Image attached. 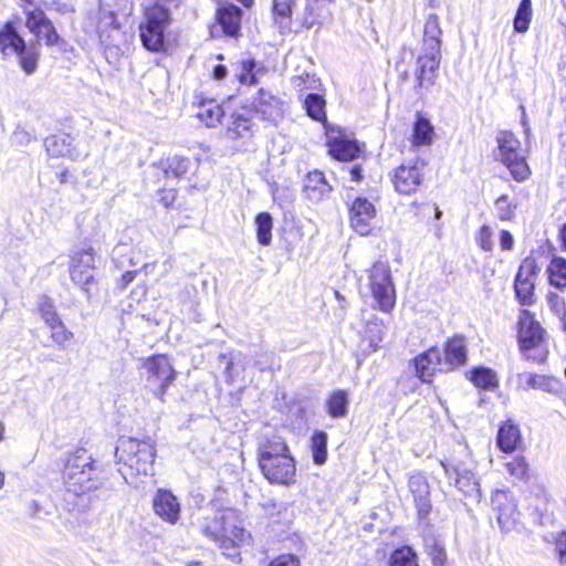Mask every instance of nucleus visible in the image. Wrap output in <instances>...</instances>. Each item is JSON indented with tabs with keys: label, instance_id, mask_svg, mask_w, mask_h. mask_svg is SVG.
I'll use <instances>...</instances> for the list:
<instances>
[{
	"label": "nucleus",
	"instance_id": "nucleus-1",
	"mask_svg": "<svg viewBox=\"0 0 566 566\" xmlns=\"http://www.w3.org/2000/svg\"><path fill=\"white\" fill-rule=\"evenodd\" d=\"M258 461L262 474L270 483L281 485L295 483V460L281 436L264 437L259 442Z\"/></svg>",
	"mask_w": 566,
	"mask_h": 566
},
{
	"label": "nucleus",
	"instance_id": "nucleus-2",
	"mask_svg": "<svg viewBox=\"0 0 566 566\" xmlns=\"http://www.w3.org/2000/svg\"><path fill=\"white\" fill-rule=\"evenodd\" d=\"M441 35L439 17L436 13L428 14L423 24L421 53L415 70L417 90H428L436 83L441 62Z\"/></svg>",
	"mask_w": 566,
	"mask_h": 566
},
{
	"label": "nucleus",
	"instance_id": "nucleus-3",
	"mask_svg": "<svg viewBox=\"0 0 566 566\" xmlns=\"http://www.w3.org/2000/svg\"><path fill=\"white\" fill-rule=\"evenodd\" d=\"M63 482L67 492L80 496L103 484L102 470L87 450L80 448L66 458Z\"/></svg>",
	"mask_w": 566,
	"mask_h": 566
},
{
	"label": "nucleus",
	"instance_id": "nucleus-4",
	"mask_svg": "<svg viewBox=\"0 0 566 566\" xmlns=\"http://www.w3.org/2000/svg\"><path fill=\"white\" fill-rule=\"evenodd\" d=\"M206 537L218 544L223 555L235 559L239 557V548L249 544L251 535L241 525L237 524L234 512H226L221 518L207 522L201 527Z\"/></svg>",
	"mask_w": 566,
	"mask_h": 566
},
{
	"label": "nucleus",
	"instance_id": "nucleus-5",
	"mask_svg": "<svg viewBox=\"0 0 566 566\" xmlns=\"http://www.w3.org/2000/svg\"><path fill=\"white\" fill-rule=\"evenodd\" d=\"M118 463H123L130 475H150L154 471L155 446L150 439L120 438L115 449Z\"/></svg>",
	"mask_w": 566,
	"mask_h": 566
},
{
	"label": "nucleus",
	"instance_id": "nucleus-6",
	"mask_svg": "<svg viewBox=\"0 0 566 566\" xmlns=\"http://www.w3.org/2000/svg\"><path fill=\"white\" fill-rule=\"evenodd\" d=\"M142 367L146 390L165 402V395L177 376L169 358L166 355H154L145 358Z\"/></svg>",
	"mask_w": 566,
	"mask_h": 566
},
{
	"label": "nucleus",
	"instance_id": "nucleus-7",
	"mask_svg": "<svg viewBox=\"0 0 566 566\" xmlns=\"http://www.w3.org/2000/svg\"><path fill=\"white\" fill-rule=\"evenodd\" d=\"M171 19L168 8L158 3L146 7L145 21L140 23V39L143 45L151 52L165 51V32Z\"/></svg>",
	"mask_w": 566,
	"mask_h": 566
},
{
	"label": "nucleus",
	"instance_id": "nucleus-8",
	"mask_svg": "<svg viewBox=\"0 0 566 566\" xmlns=\"http://www.w3.org/2000/svg\"><path fill=\"white\" fill-rule=\"evenodd\" d=\"M496 158L505 165L511 176L516 181H524L531 175L525 155L521 148V142L507 130L500 132L496 136Z\"/></svg>",
	"mask_w": 566,
	"mask_h": 566
},
{
	"label": "nucleus",
	"instance_id": "nucleus-9",
	"mask_svg": "<svg viewBox=\"0 0 566 566\" xmlns=\"http://www.w3.org/2000/svg\"><path fill=\"white\" fill-rule=\"evenodd\" d=\"M369 289L378 308L390 312L396 303V292L390 268L386 262L377 261L368 270Z\"/></svg>",
	"mask_w": 566,
	"mask_h": 566
},
{
	"label": "nucleus",
	"instance_id": "nucleus-10",
	"mask_svg": "<svg viewBox=\"0 0 566 566\" xmlns=\"http://www.w3.org/2000/svg\"><path fill=\"white\" fill-rule=\"evenodd\" d=\"M539 269L534 258H525L516 272L514 279V293L522 306H531L536 302L535 281Z\"/></svg>",
	"mask_w": 566,
	"mask_h": 566
},
{
	"label": "nucleus",
	"instance_id": "nucleus-11",
	"mask_svg": "<svg viewBox=\"0 0 566 566\" xmlns=\"http://www.w3.org/2000/svg\"><path fill=\"white\" fill-rule=\"evenodd\" d=\"M423 169L424 163L420 160L401 164L391 175L395 190L401 195L415 193L423 181Z\"/></svg>",
	"mask_w": 566,
	"mask_h": 566
},
{
	"label": "nucleus",
	"instance_id": "nucleus-12",
	"mask_svg": "<svg viewBox=\"0 0 566 566\" xmlns=\"http://www.w3.org/2000/svg\"><path fill=\"white\" fill-rule=\"evenodd\" d=\"M252 107L261 119L276 125L284 116L286 105L276 95L264 88L259 90L252 99Z\"/></svg>",
	"mask_w": 566,
	"mask_h": 566
},
{
	"label": "nucleus",
	"instance_id": "nucleus-13",
	"mask_svg": "<svg viewBox=\"0 0 566 566\" xmlns=\"http://www.w3.org/2000/svg\"><path fill=\"white\" fill-rule=\"evenodd\" d=\"M440 465L443 468L446 476L454 481V485L464 496L475 502L480 501V484L471 470L461 468L460 465H451L443 461L440 462Z\"/></svg>",
	"mask_w": 566,
	"mask_h": 566
},
{
	"label": "nucleus",
	"instance_id": "nucleus-14",
	"mask_svg": "<svg viewBox=\"0 0 566 566\" xmlns=\"http://www.w3.org/2000/svg\"><path fill=\"white\" fill-rule=\"evenodd\" d=\"M492 507L497 513V523L503 532H510L516 524L518 512L512 493L497 490L492 495Z\"/></svg>",
	"mask_w": 566,
	"mask_h": 566
},
{
	"label": "nucleus",
	"instance_id": "nucleus-15",
	"mask_svg": "<svg viewBox=\"0 0 566 566\" xmlns=\"http://www.w3.org/2000/svg\"><path fill=\"white\" fill-rule=\"evenodd\" d=\"M376 217L375 206L366 198H356L349 208L350 227L360 235H367L373 230Z\"/></svg>",
	"mask_w": 566,
	"mask_h": 566
},
{
	"label": "nucleus",
	"instance_id": "nucleus-16",
	"mask_svg": "<svg viewBox=\"0 0 566 566\" xmlns=\"http://www.w3.org/2000/svg\"><path fill=\"white\" fill-rule=\"evenodd\" d=\"M544 329L527 310L518 318V343L522 352L537 348L543 340Z\"/></svg>",
	"mask_w": 566,
	"mask_h": 566
},
{
	"label": "nucleus",
	"instance_id": "nucleus-17",
	"mask_svg": "<svg viewBox=\"0 0 566 566\" xmlns=\"http://www.w3.org/2000/svg\"><path fill=\"white\" fill-rule=\"evenodd\" d=\"M153 509L159 518L170 525L179 521L180 503L169 490H157L153 497Z\"/></svg>",
	"mask_w": 566,
	"mask_h": 566
},
{
	"label": "nucleus",
	"instance_id": "nucleus-18",
	"mask_svg": "<svg viewBox=\"0 0 566 566\" xmlns=\"http://www.w3.org/2000/svg\"><path fill=\"white\" fill-rule=\"evenodd\" d=\"M416 375L423 382H430L431 378L442 364L441 353L437 347L418 355L413 359Z\"/></svg>",
	"mask_w": 566,
	"mask_h": 566
},
{
	"label": "nucleus",
	"instance_id": "nucleus-19",
	"mask_svg": "<svg viewBox=\"0 0 566 566\" xmlns=\"http://www.w3.org/2000/svg\"><path fill=\"white\" fill-rule=\"evenodd\" d=\"M305 196L313 202H318L327 198L332 191V187L321 171L308 172L303 187Z\"/></svg>",
	"mask_w": 566,
	"mask_h": 566
},
{
	"label": "nucleus",
	"instance_id": "nucleus-20",
	"mask_svg": "<svg viewBox=\"0 0 566 566\" xmlns=\"http://www.w3.org/2000/svg\"><path fill=\"white\" fill-rule=\"evenodd\" d=\"M254 124L243 114H233L227 126V137L231 140H242L247 143L254 133Z\"/></svg>",
	"mask_w": 566,
	"mask_h": 566
},
{
	"label": "nucleus",
	"instance_id": "nucleus-21",
	"mask_svg": "<svg viewBox=\"0 0 566 566\" xmlns=\"http://www.w3.org/2000/svg\"><path fill=\"white\" fill-rule=\"evenodd\" d=\"M409 489L415 496V503L421 516H426L431 509L429 500V485L426 478L421 474L411 475L409 479Z\"/></svg>",
	"mask_w": 566,
	"mask_h": 566
},
{
	"label": "nucleus",
	"instance_id": "nucleus-22",
	"mask_svg": "<svg viewBox=\"0 0 566 566\" xmlns=\"http://www.w3.org/2000/svg\"><path fill=\"white\" fill-rule=\"evenodd\" d=\"M329 154L340 161H350L358 158L360 148L356 140L343 137L328 139Z\"/></svg>",
	"mask_w": 566,
	"mask_h": 566
},
{
	"label": "nucleus",
	"instance_id": "nucleus-23",
	"mask_svg": "<svg viewBox=\"0 0 566 566\" xmlns=\"http://www.w3.org/2000/svg\"><path fill=\"white\" fill-rule=\"evenodd\" d=\"M522 441L518 427L511 420L505 421L497 431L496 443L499 448L505 452L511 453Z\"/></svg>",
	"mask_w": 566,
	"mask_h": 566
},
{
	"label": "nucleus",
	"instance_id": "nucleus-24",
	"mask_svg": "<svg viewBox=\"0 0 566 566\" xmlns=\"http://www.w3.org/2000/svg\"><path fill=\"white\" fill-rule=\"evenodd\" d=\"M242 11L234 4H224L218 9L217 19L228 35H235L240 29Z\"/></svg>",
	"mask_w": 566,
	"mask_h": 566
},
{
	"label": "nucleus",
	"instance_id": "nucleus-25",
	"mask_svg": "<svg viewBox=\"0 0 566 566\" xmlns=\"http://www.w3.org/2000/svg\"><path fill=\"white\" fill-rule=\"evenodd\" d=\"M24 40L18 34L12 24L7 23L0 32V48L4 55L23 52Z\"/></svg>",
	"mask_w": 566,
	"mask_h": 566
},
{
	"label": "nucleus",
	"instance_id": "nucleus-26",
	"mask_svg": "<svg viewBox=\"0 0 566 566\" xmlns=\"http://www.w3.org/2000/svg\"><path fill=\"white\" fill-rule=\"evenodd\" d=\"M433 137L432 124L428 118L418 114L412 129V145L415 147L430 146L433 143Z\"/></svg>",
	"mask_w": 566,
	"mask_h": 566
},
{
	"label": "nucleus",
	"instance_id": "nucleus-27",
	"mask_svg": "<svg viewBox=\"0 0 566 566\" xmlns=\"http://www.w3.org/2000/svg\"><path fill=\"white\" fill-rule=\"evenodd\" d=\"M467 361V348L462 337H454L450 339L444 348V363L455 368Z\"/></svg>",
	"mask_w": 566,
	"mask_h": 566
},
{
	"label": "nucleus",
	"instance_id": "nucleus-28",
	"mask_svg": "<svg viewBox=\"0 0 566 566\" xmlns=\"http://www.w3.org/2000/svg\"><path fill=\"white\" fill-rule=\"evenodd\" d=\"M547 273L551 285L560 291L566 289V259L554 256L547 266Z\"/></svg>",
	"mask_w": 566,
	"mask_h": 566
},
{
	"label": "nucleus",
	"instance_id": "nucleus-29",
	"mask_svg": "<svg viewBox=\"0 0 566 566\" xmlns=\"http://www.w3.org/2000/svg\"><path fill=\"white\" fill-rule=\"evenodd\" d=\"M222 115V107L214 101H206L198 106L197 117L207 127H214L220 122Z\"/></svg>",
	"mask_w": 566,
	"mask_h": 566
},
{
	"label": "nucleus",
	"instance_id": "nucleus-30",
	"mask_svg": "<svg viewBox=\"0 0 566 566\" xmlns=\"http://www.w3.org/2000/svg\"><path fill=\"white\" fill-rule=\"evenodd\" d=\"M44 146L52 157L72 156L71 143L65 135H53L45 138Z\"/></svg>",
	"mask_w": 566,
	"mask_h": 566
},
{
	"label": "nucleus",
	"instance_id": "nucleus-31",
	"mask_svg": "<svg viewBox=\"0 0 566 566\" xmlns=\"http://www.w3.org/2000/svg\"><path fill=\"white\" fill-rule=\"evenodd\" d=\"M470 380L479 388L494 390L499 386L496 374L485 367H479L471 371Z\"/></svg>",
	"mask_w": 566,
	"mask_h": 566
},
{
	"label": "nucleus",
	"instance_id": "nucleus-32",
	"mask_svg": "<svg viewBox=\"0 0 566 566\" xmlns=\"http://www.w3.org/2000/svg\"><path fill=\"white\" fill-rule=\"evenodd\" d=\"M325 99L316 93H310L304 98V108L307 115L317 122L326 120Z\"/></svg>",
	"mask_w": 566,
	"mask_h": 566
},
{
	"label": "nucleus",
	"instance_id": "nucleus-33",
	"mask_svg": "<svg viewBox=\"0 0 566 566\" xmlns=\"http://www.w3.org/2000/svg\"><path fill=\"white\" fill-rule=\"evenodd\" d=\"M296 0H273L272 10L274 20L282 28H289Z\"/></svg>",
	"mask_w": 566,
	"mask_h": 566
},
{
	"label": "nucleus",
	"instance_id": "nucleus-34",
	"mask_svg": "<svg viewBox=\"0 0 566 566\" xmlns=\"http://www.w3.org/2000/svg\"><path fill=\"white\" fill-rule=\"evenodd\" d=\"M93 271L94 269L80 265L70 266L71 280L86 293L87 297L91 296V285L94 283Z\"/></svg>",
	"mask_w": 566,
	"mask_h": 566
},
{
	"label": "nucleus",
	"instance_id": "nucleus-35",
	"mask_svg": "<svg viewBox=\"0 0 566 566\" xmlns=\"http://www.w3.org/2000/svg\"><path fill=\"white\" fill-rule=\"evenodd\" d=\"M256 238L262 245H269L272 241L273 220L270 213L261 212L255 217Z\"/></svg>",
	"mask_w": 566,
	"mask_h": 566
},
{
	"label": "nucleus",
	"instance_id": "nucleus-36",
	"mask_svg": "<svg viewBox=\"0 0 566 566\" xmlns=\"http://www.w3.org/2000/svg\"><path fill=\"white\" fill-rule=\"evenodd\" d=\"M311 449L313 461L317 465H322L327 459V434L324 431H317L311 439Z\"/></svg>",
	"mask_w": 566,
	"mask_h": 566
},
{
	"label": "nucleus",
	"instance_id": "nucleus-37",
	"mask_svg": "<svg viewBox=\"0 0 566 566\" xmlns=\"http://www.w3.org/2000/svg\"><path fill=\"white\" fill-rule=\"evenodd\" d=\"M532 20V2L531 0H521L516 14L514 17V30L517 33H525Z\"/></svg>",
	"mask_w": 566,
	"mask_h": 566
},
{
	"label": "nucleus",
	"instance_id": "nucleus-38",
	"mask_svg": "<svg viewBox=\"0 0 566 566\" xmlns=\"http://www.w3.org/2000/svg\"><path fill=\"white\" fill-rule=\"evenodd\" d=\"M348 397L344 390L335 391L327 400V411L333 418H343L347 415Z\"/></svg>",
	"mask_w": 566,
	"mask_h": 566
},
{
	"label": "nucleus",
	"instance_id": "nucleus-39",
	"mask_svg": "<svg viewBox=\"0 0 566 566\" xmlns=\"http://www.w3.org/2000/svg\"><path fill=\"white\" fill-rule=\"evenodd\" d=\"M389 566H418V557L410 546H401L392 552Z\"/></svg>",
	"mask_w": 566,
	"mask_h": 566
},
{
	"label": "nucleus",
	"instance_id": "nucleus-40",
	"mask_svg": "<svg viewBox=\"0 0 566 566\" xmlns=\"http://www.w3.org/2000/svg\"><path fill=\"white\" fill-rule=\"evenodd\" d=\"M24 13L27 17L25 25L31 33L39 32L40 28L50 21L45 12L36 7L29 6L24 8Z\"/></svg>",
	"mask_w": 566,
	"mask_h": 566
},
{
	"label": "nucleus",
	"instance_id": "nucleus-41",
	"mask_svg": "<svg viewBox=\"0 0 566 566\" xmlns=\"http://www.w3.org/2000/svg\"><path fill=\"white\" fill-rule=\"evenodd\" d=\"M261 71V67L256 70V63L254 60H243L241 62V70L237 74V77L241 84L254 85L258 82V74Z\"/></svg>",
	"mask_w": 566,
	"mask_h": 566
},
{
	"label": "nucleus",
	"instance_id": "nucleus-42",
	"mask_svg": "<svg viewBox=\"0 0 566 566\" xmlns=\"http://www.w3.org/2000/svg\"><path fill=\"white\" fill-rule=\"evenodd\" d=\"M509 474L518 481L528 480V463L524 457H516L509 461L506 464Z\"/></svg>",
	"mask_w": 566,
	"mask_h": 566
},
{
	"label": "nucleus",
	"instance_id": "nucleus-43",
	"mask_svg": "<svg viewBox=\"0 0 566 566\" xmlns=\"http://www.w3.org/2000/svg\"><path fill=\"white\" fill-rule=\"evenodd\" d=\"M190 168V160L181 156H172L166 160L165 174L175 177L184 176Z\"/></svg>",
	"mask_w": 566,
	"mask_h": 566
},
{
	"label": "nucleus",
	"instance_id": "nucleus-44",
	"mask_svg": "<svg viewBox=\"0 0 566 566\" xmlns=\"http://www.w3.org/2000/svg\"><path fill=\"white\" fill-rule=\"evenodd\" d=\"M80 265L81 268H95V252L93 248H85L78 251H75L71 255V265L75 266Z\"/></svg>",
	"mask_w": 566,
	"mask_h": 566
},
{
	"label": "nucleus",
	"instance_id": "nucleus-45",
	"mask_svg": "<svg viewBox=\"0 0 566 566\" xmlns=\"http://www.w3.org/2000/svg\"><path fill=\"white\" fill-rule=\"evenodd\" d=\"M48 327L51 329L52 340L62 348L74 336V334L66 328L62 319Z\"/></svg>",
	"mask_w": 566,
	"mask_h": 566
},
{
	"label": "nucleus",
	"instance_id": "nucleus-46",
	"mask_svg": "<svg viewBox=\"0 0 566 566\" xmlns=\"http://www.w3.org/2000/svg\"><path fill=\"white\" fill-rule=\"evenodd\" d=\"M39 312L41 318L44 321L46 326H50L59 321H61L59 314L56 313L55 306L53 302L48 297H42L39 303Z\"/></svg>",
	"mask_w": 566,
	"mask_h": 566
},
{
	"label": "nucleus",
	"instance_id": "nucleus-47",
	"mask_svg": "<svg viewBox=\"0 0 566 566\" xmlns=\"http://www.w3.org/2000/svg\"><path fill=\"white\" fill-rule=\"evenodd\" d=\"M33 34L39 40H44L45 44L49 46L57 45L61 41V38L51 20L40 28L39 32H34Z\"/></svg>",
	"mask_w": 566,
	"mask_h": 566
},
{
	"label": "nucleus",
	"instance_id": "nucleus-48",
	"mask_svg": "<svg viewBox=\"0 0 566 566\" xmlns=\"http://www.w3.org/2000/svg\"><path fill=\"white\" fill-rule=\"evenodd\" d=\"M20 57V65L28 74H33L38 67V54L33 50H27L24 46L23 52L17 54Z\"/></svg>",
	"mask_w": 566,
	"mask_h": 566
},
{
	"label": "nucleus",
	"instance_id": "nucleus-49",
	"mask_svg": "<svg viewBox=\"0 0 566 566\" xmlns=\"http://www.w3.org/2000/svg\"><path fill=\"white\" fill-rule=\"evenodd\" d=\"M317 83L318 80L315 77V75L306 72L292 77V84L294 88H296L300 93L307 90H314L317 86Z\"/></svg>",
	"mask_w": 566,
	"mask_h": 566
},
{
	"label": "nucleus",
	"instance_id": "nucleus-50",
	"mask_svg": "<svg viewBox=\"0 0 566 566\" xmlns=\"http://www.w3.org/2000/svg\"><path fill=\"white\" fill-rule=\"evenodd\" d=\"M546 298L551 311L558 318L564 321L566 316V305L564 297L555 292H549Z\"/></svg>",
	"mask_w": 566,
	"mask_h": 566
},
{
	"label": "nucleus",
	"instance_id": "nucleus-51",
	"mask_svg": "<svg viewBox=\"0 0 566 566\" xmlns=\"http://www.w3.org/2000/svg\"><path fill=\"white\" fill-rule=\"evenodd\" d=\"M428 554L430 555L432 559L433 566H444L447 554L444 547L433 539V543L431 545H427Z\"/></svg>",
	"mask_w": 566,
	"mask_h": 566
},
{
	"label": "nucleus",
	"instance_id": "nucleus-52",
	"mask_svg": "<svg viewBox=\"0 0 566 566\" xmlns=\"http://www.w3.org/2000/svg\"><path fill=\"white\" fill-rule=\"evenodd\" d=\"M495 210L497 213V217L505 221L510 220L514 214V208L512 207L511 202L509 201L507 196H501L495 201Z\"/></svg>",
	"mask_w": 566,
	"mask_h": 566
},
{
	"label": "nucleus",
	"instance_id": "nucleus-53",
	"mask_svg": "<svg viewBox=\"0 0 566 566\" xmlns=\"http://www.w3.org/2000/svg\"><path fill=\"white\" fill-rule=\"evenodd\" d=\"M520 382L524 385V388H542L545 385V377L524 373L518 375Z\"/></svg>",
	"mask_w": 566,
	"mask_h": 566
},
{
	"label": "nucleus",
	"instance_id": "nucleus-54",
	"mask_svg": "<svg viewBox=\"0 0 566 566\" xmlns=\"http://www.w3.org/2000/svg\"><path fill=\"white\" fill-rule=\"evenodd\" d=\"M478 243L484 251H491L493 243H492V231L489 226L481 227L478 235Z\"/></svg>",
	"mask_w": 566,
	"mask_h": 566
},
{
	"label": "nucleus",
	"instance_id": "nucleus-55",
	"mask_svg": "<svg viewBox=\"0 0 566 566\" xmlns=\"http://www.w3.org/2000/svg\"><path fill=\"white\" fill-rule=\"evenodd\" d=\"M370 347L373 352L377 350L379 343L382 340L384 327L379 323L370 322Z\"/></svg>",
	"mask_w": 566,
	"mask_h": 566
},
{
	"label": "nucleus",
	"instance_id": "nucleus-56",
	"mask_svg": "<svg viewBox=\"0 0 566 566\" xmlns=\"http://www.w3.org/2000/svg\"><path fill=\"white\" fill-rule=\"evenodd\" d=\"M270 566H300V560L294 555H281Z\"/></svg>",
	"mask_w": 566,
	"mask_h": 566
},
{
	"label": "nucleus",
	"instance_id": "nucleus-57",
	"mask_svg": "<svg viewBox=\"0 0 566 566\" xmlns=\"http://www.w3.org/2000/svg\"><path fill=\"white\" fill-rule=\"evenodd\" d=\"M219 361L221 364H226V370H224V374H226V377L231 380L232 378V367H233V357H232V354L229 353H222L219 355Z\"/></svg>",
	"mask_w": 566,
	"mask_h": 566
},
{
	"label": "nucleus",
	"instance_id": "nucleus-58",
	"mask_svg": "<svg viewBox=\"0 0 566 566\" xmlns=\"http://www.w3.org/2000/svg\"><path fill=\"white\" fill-rule=\"evenodd\" d=\"M514 244L513 235L507 230H502L500 235V245L502 250H512Z\"/></svg>",
	"mask_w": 566,
	"mask_h": 566
},
{
	"label": "nucleus",
	"instance_id": "nucleus-59",
	"mask_svg": "<svg viewBox=\"0 0 566 566\" xmlns=\"http://www.w3.org/2000/svg\"><path fill=\"white\" fill-rule=\"evenodd\" d=\"M343 170L349 174L352 181L359 182L363 180V172H361L360 166L353 165V166L343 168Z\"/></svg>",
	"mask_w": 566,
	"mask_h": 566
},
{
	"label": "nucleus",
	"instance_id": "nucleus-60",
	"mask_svg": "<svg viewBox=\"0 0 566 566\" xmlns=\"http://www.w3.org/2000/svg\"><path fill=\"white\" fill-rule=\"evenodd\" d=\"M137 271H127L125 272L117 282V285L120 290H124L130 284L136 277Z\"/></svg>",
	"mask_w": 566,
	"mask_h": 566
},
{
	"label": "nucleus",
	"instance_id": "nucleus-61",
	"mask_svg": "<svg viewBox=\"0 0 566 566\" xmlns=\"http://www.w3.org/2000/svg\"><path fill=\"white\" fill-rule=\"evenodd\" d=\"M175 199H176L175 190L170 189V190L161 191L160 202L166 208L170 207L172 205V202L175 201Z\"/></svg>",
	"mask_w": 566,
	"mask_h": 566
},
{
	"label": "nucleus",
	"instance_id": "nucleus-62",
	"mask_svg": "<svg viewBox=\"0 0 566 566\" xmlns=\"http://www.w3.org/2000/svg\"><path fill=\"white\" fill-rule=\"evenodd\" d=\"M557 548L560 560L566 563V533H562L557 539Z\"/></svg>",
	"mask_w": 566,
	"mask_h": 566
},
{
	"label": "nucleus",
	"instance_id": "nucleus-63",
	"mask_svg": "<svg viewBox=\"0 0 566 566\" xmlns=\"http://www.w3.org/2000/svg\"><path fill=\"white\" fill-rule=\"evenodd\" d=\"M41 511V506L36 501H31L28 505V512L30 516L36 517Z\"/></svg>",
	"mask_w": 566,
	"mask_h": 566
},
{
	"label": "nucleus",
	"instance_id": "nucleus-64",
	"mask_svg": "<svg viewBox=\"0 0 566 566\" xmlns=\"http://www.w3.org/2000/svg\"><path fill=\"white\" fill-rule=\"evenodd\" d=\"M213 75H214V78H217V80L224 78L227 75V67L223 65L216 66L214 71H213Z\"/></svg>",
	"mask_w": 566,
	"mask_h": 566
}]
</instances>
